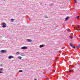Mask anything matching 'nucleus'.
Returning <instances> with one entry per match:
<instances>
[{
	"label": "nucleus",
	"instance_id": "obj_1",
	"mask_svg": "<svg viewBox=\"0 0 80 80\" xmlns=\"http://www.w3.org/2000/svg\"><path fill=\"white\" fill-rule=\"evenodd\" d=\"M2 27L3 28H5L6 27V25H7V24L5 23L2 22Z\"/></svg>",
	"mask_w": 80,
	"mask_h": 80
},
{
	"label": "nucleus",
	"instance_id": "obj_2",
	"mask_svg": "<svg viewBox=\"0 0 80 80\" xmlns=\"http://www.w3.org/2000/svg\"><path fill=\"white\" fill-rule=\"evenodd\" d=\"M70 45L71 47H72V48H74V49H75V46L73 45V44H72V43H70Z\"/></svg>",
	"mask_w": 80,
	"mask_h": 80
},
{
	"label": "nucleus",
	"instance_id": "obj_3",
	"mask_svg": "<svg viewBox=\"0 0 80 80\" xmlns=\"http://www.w3.org/2000/svg\"><path fill=\"white\" fill-rule=\"evenodd\" d=\"M27 48V47L26 46H24L21 48V49L22 50H26Z\"/></svg>",
	"mask_w": 80,
	"mask_h": 80
},
{
	"label": "nucleus",
	"instance_id": "obj_4",
	"mask_svg": "<svg viewBox=\"0 0 80 80\" xmlns=\"http://www.w3.org/2000/svg\"><path fill=\"white\" fill-rule=\"evenodd\" d=\"M6 52H7V51L5 50H1L0 51V52L1 53H5Z\"/></svg>",
	"mask_w": 80,
	"mask_h": 80
},
{
	"label": "nucleus",
	"instance_id": "obj_5",
	"mask_svg": "<svg viewBox=\"0 0 80 80\" xmlns=\"http://www.w3.org/2000/svg\"><path fill=\"white\" fill-rule=\"evenodd\" d=\"M8 59H11V58H13V57L12 56H9L8 57Z\"/></svg>",
	"mask_w": 80,
	"mask_h": 80
},
{
	"label": "nucleus",
	"instance_id": "obj_6",
	"mask_svg": "<svg viewBox=\"0 0 80 80\" xmlns=\"http://www.w3.org/2000/svg\"><path fill=\"white\" fill-rule=\"evenodd\" d=\"M27 40V41L28 42H31L32 41V40L30 39H28Z\"/></svg>",
	"mask_w": 80,
	"mask_h": 80
},
{
	"label": "nucleus",
	"instance_id": "obj_7",
	"mask_svg": "<svg viewBox=\"0 0 80 80\" xmlns=\"http://www.w3.org/2000/svg\"><path fill=\"white\" fill-rule=\"evenodd\" d=\"M44 47V45L43 44L39 46L40 48H42V47Z\"/></svg>",
	"mask_w": 80,
	"mask_h": 80
},
{
	"label": "nucleus",
	"instance_id": "obj_8",
	"mask_svg": "<svg viewBox=\"0 0 80 80\" xmlns=\"http://www.w3.org/2000/svg\"><path fill=\"white\" fill-rule=\"evenodd\" d=\"M80 28V26L79 25H77V27H76V28L77 30H78Z\"/></svg>",
	"mask_w": 80,
	"mask_h": 80
},
{
	"label": "nucleus",
	"instance_id": "obj_9",
	"mask_svg": "<svg viewBox=\"0 0 80 80\" xmlns=\"http://www.w3.org/2000/svg\"><path fill=\"white\" fill-rule=\"evenodd\" d=\"M69 18H68V17H67L66 18H65V20L66 21H67L68 20V19Z\"/></svg>",
	"mask_w": 80,
	"mask_h": 80
},
{
	"label": "nucleus",
	"instance_id": "obj_10",
	"mask_svg": "<svg viewBox=\"0 0 80 80\" xmlns=\"http://www.w3.org/2000/svg\"><path fill=\"white\" fill-rule=\"evenodd\" d=\"M80 18V16H77L76 17L77 19H78V18Z\"/></svg>",
	"mask_w": 80,
	"mask_h": 80
},
{
	"label": "nucleus",
	"instance_id": "obj_11",
	"mask_svg": "<svg viewBox=\"0 0 80 80\" xmlns=\"http://www.w3.org/2000/svg\"><path fill=\"white\" fill-rule=\"evenodd\" d=\"M11 20L12 21V22H14V19H13V18H12L11 19Z\"/></svg>",
	"mask_w": 80,
	"mask_h": 80
},
{
	"label": "nucleus",
	"instance_id": "obj_12",
	"mask_svg": "<svg viewBox=\"0 0 80 80\" xmlns=\"http://www.w3.org/2000/svg\"><path fill=\"white\" fill-rule=\"evenodd\" d=\"M18 58H19V59H22V57H21L19 56L18 57Z\"/></svg>",
	"mask_w": 80,
	"mask_h": 80
},
{
	"label": "nucleus",
	"instance_id": "obj_13",
	"mask_svg": "<svg viewBox=\"0 0 80 80\" xmlns=\"http://www.w3.org/2000/svg\"><path fill=\"white\" fill-rule=\"evenodd\" d=\"M23 72V71L21 70H20L19 71V72Z\"/></svg>",
	"mask_w": 80,
	"mask_h": 80
},
{
	"label": "nucleus",
	"instance_id": "obj_14",
	"mask_svg": "<svg viewBox=\"0 0 80 80\" xmlns=\"http://www.w3.org/2000/svg\"><path fill=\"white\" fill-rule=\"evenodd\" d=\"M3 70V68H0V71L2 72Z\"/></svg>",
	"mask_w": 80,
	"mask_h": 80
},
{
	"label": "nucleus",
	"instance_id": "obj_15",
	"mask_svg": "<svg viewBox=\"0 0 80 80\" xmlns=\"http://www.w3.org/2000/svg\"><path fill=\"white\" fill-rule=\"evenodd\" d=\"M69 72H70V73H71V71L72 72H73V70H70V69H69Z\"/></svg>",
	"mask_w": 80,
	"mask_h": 80
},
{
	"label": "nucleus",
	"instance_id": "obj_16",
	"mask_svg": "<svg viewBox=\"0 0 80 80\" xmlns=\"http://www.w3.org/2000/svg\"><path fill=\"white\" fill-rule=\"evenodd\" d=\"M70 67H72V68H73V67H74V66H73L72 65H70Z\"/></svg>",
	"mask_w": 80,
	"mask_h": 80
},
{
	"label": "nucleus",
	"instance_id": "obj_17",
	"mask_svg": "<svg viewBox=\"0 0 80 80\" xmlns=\"http://www.w3.org/2000/svg\"><path fill=\"white\" fill-rule=\"evenodd\" d=\"M21 55L22 56H24V55H25L24 54H22V53H21Z\"/></svg>",
	"mask_w": 80,
	"mask_h": 80
},
{
	"label": "nucleus",
	"instance_id": "obj_18",
	"mask_svg": "<svg viewBox=\"0 0 80 80\" xmlns=\"http://www.w3.org/2000/svg\"><path fill=\"white\" fill-rule=\"evenodd\" d=\"M70 29L69 28H68V32H69V31H70Z\"/></svg>",
	"mask_w": 80,
	"mask_h": 80
},
{
	"label": "nucleus",
	"instance_id": "obj_19",
	"mask_svg": "<svg viewBox=\"0 0 80 80\" xmlns=\"http://www.w3.org/2000/svg\"><path fill=\"white\" fill-rule=\"evenodd\" d=\"M19 52H17L16 53V54H19Z\"/></svg>",
	"mask_w": 80,
	"mask_h": 80
},
{
	"label": "nucleus",
	"instance_id": "obj_20",
	"mask_svg": "<svg viewBox=\"0 0 80 80\" xmlns=\"http://www.w3.org/2000/svg\"><path fill=\"white\" fill-rule=\"evenodd\" d=\"M44 17H45V18H48V17H47V16H44Z\"/></svg>",
	"mask_w": 80,
	"mask_h": 80
},
{
	"label": "nucleus",
	"instance_id": "obj_21",
	"mask_svg": "<svg viewBox=\"0 0 80 80\" xmlns=\"http://www.w3.org/2000/svg\"><path fill=\"white\" fill-rule=\"evenodd\" d=\"M80 47V44H79L77 47V48H79Z\"/></svg>",
	"mask_w": 80,
	"mask_h": 80
},
{
	"label": "nucleus",
	"instance_id": "obj_22",
	"mask_svg": "<svg viewBox=\"0 0 80 80\" xmlns=\"http://www.w3.org/2000/svg\"><path fill=\"white\" fill-rule=\"evenodd\" d=\"M75 2L76 3H77V0H75Z\"/></svg>",
	"mask_w": 80,
	"mask_h": 80
},
{
	"label": "nucleus",
	"instance_id": "obj_23",
	"mask_svg": "<svg viewBox=\"0 0 80 80\" xmlns=\"http://www.w3.org/2000/svg\"><path fill=\"white\" fill-rule=\"evenodd\" d=\"M54 5V4L53 3L51 4V5Z\"/></svg>",
	"mask_w": 80,
	"mask_h": 80
},
{
	"label": "nucleus",
	"instance_id": "obj_24",
	"mask_svg": "<svg viewBox=\"0 0 80 80\" xmlns=\"http://www.w3.org/2000/svg\"><path fill=\"white\" fill-rule=\"evenodd\" d=\"M70 38H71V39H72V38H73V37H70Z\"/></svg>",
	"mask_w": 80,
	"mask_h": 80
},
{
	"label": "nucleus",
	"instance_id": "obj_25",
	"mask_svg": "<svg viewBox=\"0 0 80 80\" xmlns=\"http://www.w3.org/2000/svg\"><path fill=\"white\" fill-rule=\"evenodd\" d=\"M3 73V72H2V71H0V73Z\"/></svg>",
	"mask_w": 80,
	"mask_h": 80
},
{
	"label": "nucleus",
	"instance_id": "obj_26",
	"mask_svg": "<svg viewBox=\"0 0 80 80\" xmlns=\"http://www.w3.org/2000/svg\"><path fill=\"white\" fill-rule=\"evenodd\" d=\"M28 19H29V20H31V19H30V18H29Z\"/></svg>",
	"mask_w": 80,
	"mask_h": 80
},
{
	"label": "nucleus",
	"instance_id": "obj_27",
	"mask_svg": "<svg viewBox=\"0 0 80 80\" xmlns=\"http://www.w3.org/2000/svg\"><path fill=\"white\" fill-rule=\"evenodd\" d=\"M23 28H22V30H23Z\"/></svg>",
	"mask_w": 80,
	"mask_h": 80
}]
</instances>
